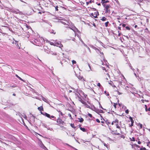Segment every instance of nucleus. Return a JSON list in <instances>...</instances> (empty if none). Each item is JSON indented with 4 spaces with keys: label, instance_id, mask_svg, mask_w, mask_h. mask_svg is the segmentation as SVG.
<instances>
[{
    "label": "nucleus",
    "instance_id": "obj_46",
    "mask_svg": "<svg viewBox=\"0 0 150 150\" xmlns=\"http://www.w3.org/2000/svg\"><path fill=\"white\" fill-rule=\"evenodd\" d=\"M11 87L13 88L15 87H16V84L13 85L12 86H11Z\"/></svg>",
    "mask_w": 150,
    "mask_h": 150
},
{
    "label": "nucleus",
    "instance_id": "obj_56",
    "mask_svg": "<svg viewBox=\"0 0 150 150\" xmlns=\"http://www.w3.org/2000/svg\"><path fill=\"white\" fill-rule=\"evenodd\" d=\"M58 7L57 6L56 7H55V9H58Z\"/></svg>",
    "mask_w": 150,
    "mask_h": 150
},
{
    "label": "nucleus",
    "instance_id": "obj_52",
    "mask_svg": "<svg viewBox=\"0 0 150 150\" xmlns=\"http://www.w3.org/2000/svg\"><path fill=\"white\" fill-rule=\"evenodd\" d=\"M141 101H142V102L143 103H144V102L145 101V100H144L143 99H142L141 100Z\"/></svg>",
    "mask_w": 150,
    "mask_h": 150
},
{
    "label": "nucleus",
    "instance_id": "obj_57",
    "mask_svg": "<svg viewBox=\"0 0 150 150\" xmlns=\"http://www.w3.org/2000/svg\"><path fill=\"white\" fill-rule=\"evenodd\" d=\"M145 101L146 102H149V101L148 100H145Z\"/></svg>",
    "mask_w": 150,
    "mask_h": 150
},
{
    "label": "nucleus",
    "instance_id": "obj_1",
    "mask_svg": "<svg viewBox=\"0 0 150 150\" xmlns=\"http://www.w3.org/2000/svg\"><path fill=\"white\" fill-rule=\"evenodd\" d=\"M111 131L113 133V134L118 135H120L122 132L121 130V128L116 129L114 126L112 128V129H111Z\"/></svg>",
    "mask_w": 150,
    "mask_h": 150
},
{
    "label": "nucleus",
    "instance_id": "obj_17",
    "mask_svg": "<svg viewBox=\"0 0 150 150\" xmlns=\"http://www.w3.org/2000/svg\"><path fill=\"white\" fill-rule=\"evenodd\" d=\"M138 126L139 127V129H141L142 127V125L141 123H139L138 125Z\"/></svg>",
    "mask_w": 150,
    "mask_h": 150
},
{
    "label": "nucleus",
    "instance_id": "obj_20",
    "mask_svg": "<svg viewBox=\"0 0 150 150\" xmlns=\"http://www.w3.org/2000/svg\"><path fill=\"white\" fill-rule=\"evenodd\" d=\"M129 119L130 120V121L132 123H134V120H133L132 118L131 117H129Z\"/></svg>",
    "mask_w": 150,
    "mask_h": 150
},
{
    "label": "nucleus",
    "instance_id": "obj_5",
    "mask_svg": "<svg viewBox=\"0 0 150 150\" xmlns=\"http://www.w3.org/2000/svg\"><path fill=\"white\" fill-rule=\"evenodd\" d=\"M57 122L58 125H63L64 123V122L59 117L57 119Z\"/></svg>",
    "mask_w": 150,
    "mask_h": 150
},
{
    "label": "nucleus",
    "instance_id": "obj_13",
    "mask_svg": "<svg viewBox=\"0 0 150 150\" xmlns=\"http://www.w3.org/2000/svg\"><path fill=\"white\" fill-rule=\"evenodd\" d=\"M112 122H113V125H114V123L118 124L119 123V120L117 119H116L114 121H113Z\"/></svg>",
    "mask_w": 150,
    "mask_h": 150
},
{
    "label": "nucleus",
    "instance_id": "obj_60",
    "mask_svg": "<svg viewBox=\"0 0 150 150\" xmlns=\"http://www.w3.org/2000/svg\"><path fill=\"white\" fill-rule=\"evenodd\" d=\"M68 115L71 118V116L70 114H69Z\"/></svg>",
    "mask_w": 150,
    "mask_h": 150
},
{
    "label": "nucleus",
    "instance_id": "obj_10",
    "mask_svg": "<svg viewBox=\"0 0 150 150\" xmlns=\"http://www.w3.org/2000/svg\"><path fill=\"white\" fill-rule=\"evenodd\" d=\"M11 12L16 14H18L20 12L19 10H11Z\"/></svg>",
    "mask_w": 150,
    "mask_h": 150
},
{
    "label": "nucleus",
    "instance_id": "obj_29",
    "mask_svg": "<svg viewBox=\"0 0 150 150\" xmlns=\"http://www.w3.org/2000/svg\"><path fill=\"white\" fill-rule=\"evenodd\" d=\"M106 0H101V3H102V4L103 5L105 4V2Z\"/></svg>",
    "mask_w": 150,
    "mask_h": 150
},
{
    "label": "nucleus",
    "instance_id": "obj_49",
    "mask_svg": "<svg viewBox=\"0 0 150 150\" xmlns=\"http://www.w3.org/2000/svg\"><path fill=\"white\" fill-rule=\"evenodd\" d=\"M115 0L116 1V2L117 4H120L119 2V1L118 0Z\"/></svg>",
    "mask_w": 150,
    "mask_h": 150
},
{
    "label": "nucleus",
    "instance_id": "obj_45",
    "mask_svg": "<svg viewBox=\"0 0 150 150\" xmlns=\"http://www.w3.org/2000/svg\"><path fill=\"white\" fill-rule=\"evenodd\" d=\"M50 33H52L54 34H55V33H56L55 32H54V31H53L52 32H51Z\"/></svg>",
    "mask_w": 150,
    "mask_h": 150
},
{
    "label": "nucleus",
    "instance_id": "obj_19",
    "mask_svg": "<svg viewBox=\"0 0 150 150\" xmlns=\"http://www.w3.org/2000/svg\"><path fill=\"white\" fill-rule=\"evenodd\" d=\"M79 121L80 122H82L84 121L82 117L79 118Z\"/></svg>",
    "mask_w": 150,
    "mask_h": 150
},
{
    "label": "nucleus",
    "instance_id": "obj_9",
    "mask_svg": "<svg viewBox=\"0 0 150 150\" xmlns=\"http://www.w3.org/2000/svg\"><path fill=\"white\" fill-rule=\"evenodd\" d=\"M79 100L85 106L86 104H87L86 102L84 100H83L81 98H79Z\"/></svg>",
    "mask_w": 150,
    "mask_h": 150
},
{
    "label": "nucleus",
    "instance_id": "obj_8",
    "mask_svg": "<svg viewBox=\"0 0 150 150\" xmlns=\"http://www.w3.org/2000/svg\"><path fill=\"white\" fill-rule=\"evenodd\" d=\"M103 5L106 9H108L110 7V4H105Z\"/></svg>",
    "mask_w": 150,
    "mask_h": 150
},
{
    "label": "nucleus",
    "instance_id": "obj_58",
    "mask_svg": "<svg viewBox=\"0 0 150 150\" xmlns=\"http://www.w3.org/2000/svg\"><path fill=\"white\" fill-rule=\"evenodd\" d=\"M141 142L139 141H138V143L139 144H141Z\"/></svg>",
    "mask_w": 150,
    "mask_h": 150
},
{
    "label": "nucleus",
    "instance_id": "obj_64",
    "mask_svg": "<svg viewBox=\"0 0 150 150\" xmlns=\"http://www.w3.org/2000/svg\"><path fill=\"white\" fill-rule=\"evenodd\" d=\"M147 109H147V108H145V110H146V111H148Z\"/></svg>",
    "mask_w": 150,
    "mask_h": 150
},
{
    "label": "nucleus",
    "instance_id": "obj_3",
    "mask_svg": "<svg viewBox=\"0 0 150 150\" xmlns=\"http://www.w3.org/2000/svg\"><path fill=\"white\" fill-rule=\"evenodd\" d=\"M95 11L91 14L90 16L92 17H93L95 18H97L98 16L99 15L98 12L97 10H94Z\"/></svg>",
    "mask_w": 150,
    "mask_h": 150
},
{
    "label": "nucleus",
    "instance_id": "obj_26",
    "mask_svg": "<svg viewBox=\"0 0 150 150\" xmlns=\"http://www.w3.org/2000/svg\"><path fill=\"white\" fill-rule=\"evenodd\" d=\"M80 80L82 81H83V82L84 81H86V79H84L83 78V77H82L80 79Z\"/></svg>",
    "mask_w": 150,
    "mask_h": 150
},
{
    "label": "nucleus",
    "instance_id": "obj_59",
    "mask_svg": "<svg viewBox=\"0 0 150 150\" xmlns=\"http://www.w3.org/2000/svg\"><path fill=\"white\" fill-rule=\"evenodd\" d=\"M100 54H102V55H103V56H104L103 54V52H100Z\"/></svg>",
    "mask_w": 150,
    "mask_h": 150
},
{
    "label": "nucleus",
    "instance_id": "obj_47",
    "mask_svg": "<svg viewBox=\"0 0 150 150\" xmlns=\"http://www.w3.org/2000/svg\"><path fill=\"white\" fill-rule=\"evenodd\" d=\"M59 112H60V114L62 116H63V114L62 112H61L60 111H59Z\"/></svg>",
    "mask_w": 150,
    "mask_h": 150
},
{
    "label": "nucleus",
    "instance_id": "obj_21",
    "mask_svg": "<svg viewBox=\"0 0 150 150\" xmlns=\"http://www.w3.org/2000/svg\"><path fill=\"white\" fill-rule=\"evenodd\" d=\"M117 129L121 128L119 126L118 124H116L115 125Z\"/></svg>",
    "mask_w": 150,
    "mask_h": 150
},
{
    "label": "nucleus",
    "instance_id": "obj_18",
    "mask_svg": "<svg viewBox=\"0 0 150 150\" xmlns=\"http://www.w3.org/2000/svg\"><path fill=\"white\" fill-rule=\"evenodd\" d=\"M100 20L102 21H105L107 20V19L105 17H102V18L100 19Z\"/></svg>",
    "mask_w": 150,
    "mask_h": 150
},
{
    "label": "nucleus",
    "instance_id": "obj_55",
    "mask_svg": "<svg viewBox=\"0 0 150 150\" xmlns=\"http://www.w3.org/2000/svg\"><path fill=\"white\" fill-rule=\"evenodd\" d=\"M106 13H108V11H110V10H106Z\"/></svg>",
    "mask_w": 150,
    "mask_h": 150
},
{
    "label": "nucleus",
    "instance_id": "obj_35",
    "mask_svg": "<svg viewBox=\"0 0 150 150\" xmlns=\"http://www.w3.org/2000/svg\"><path fill=\"white\" fill-rule=\"evenodd\" d=\"M49 43L51 45H54V43L52 42H51L50 41L49 42Z\"/></svg>",
    "mask_w": 150,
    "mask_h": 150
},
{
    "label": "nucleus",
    "instance_id": "obj_42",
    "mask_svg": "<svg viewBox=\"0 0 150 150\" xmlns=\"http://www.w3.org/2000/svg\"><path fill=\"white\" fill-rule=\"evenodd\" d=\"M125 112L127 114H128L129 112V110H128L127 109V110H126L125 111Z\"/></svg>",
    "mask_w": 150,
    "mask_h": 150
},
{
    "label": "nucleus",
    "instance_id": "obj_51",
    "mask_svg": "<svg viewBox=\"0 0 150 150\" xmlns=\"http://www.w3.org/2000/svg\"><path fill=\"white\" fill-rule=\"evenodd\" d=\"M103 71H106V69H105V67H103Z\"/></svg>",
    "mask_w": 150,
    "mask_h": 150
},
{
    "label": "nucleus",
    "instance_id": "obj_34",
    "mask_svg": "<svg viewBox=\"0 0 150 150\" xmlns=\"http://www.w3.org/2000/svg\"><path fill=\"white\" fill-rule=\"evenodd\" d=\"M42 99L43 101L45 102L47 101V99L46 98H43Z\"/></svg>",
    "mask_w": 150,
    "mask_h": 150
},
{
    "label": "nucleus",
    "instance_id": "obj_11",
    "mask_svg": "<svg viewBox=\"0 0 150 150\" xmlns=\"http://www.w3.org/2000/svg\"><path fill=\"white\" fill-rule=\"evenodd\" d=\"M87 103H88V104H86L85 105V106L86 108H88L89 109H91V108L90 106L89 105H90L91 103L90 102H89L88 101H87Z\"/></svg>",
    "mask_w": 150,
    "mask_h": 150
},
{
    "label": "nucleus",
    "instance_id": "obj_37",
    "mask_svg": "<svg viewBox=\"0 0 150 150\" xmlns=\"http://www.w3.org/2000/svg\"><path fill=\"white\" fill-rule=\"evenodd\" d=\"M97 85L98 86H99V88H100V87L101 86V84L100 83H98L97 84Z\"/></svg>",
    "mask_w": 150,
    "mask_h": 150
},
{
    "label": "nucleus",
    "instance_id": "obj_28",
    "mask_svg": "<svg viewBox=\"0 0 150 150\" xmlns=\"http://www.w3.org/2000/svg\"><path fill=\"white\" fill-rule=\"evenodd\" d=\"M109 23V22L108 21H107L106 23H105V26L106 27H107L108 26V25Z\"/></svg>",
    "mask_w": 150,
    "mask_h": 150
},
{
    "label": "nucleus",
    "instance_id": "obj_50",
    "mask_svg": "<svg viewBox=\"0 0 150 150\" xmlns=\"http://www.w3.org/2000/svg\"><path fill=\"white\" fill-rule=\"evenodd\" d=\"M126 25L125 24H122V26L123 27H125V26Z\"/></svg>",
    "mask_w": 150,
    "mask_h": 150
},
{
    "label": "nucleus",
    "instance_id": "obj_31",
    "mask_svg": "<svg viewBox=\"0 0 150 150\" xmlns=\"http://www.w3.org/2000/svg\"><path fill=\"white\" fill-rule=\"evenodd\" d=\"M116 91L117 92V94L119 95H121V94H122V92H119V91Z\"/></svg>",
    "mask_w": 150,
    "mask_h": 150
},
{
    "label": "nucleus",
    "instance_id": "obj_39",
    "mask_svg": "<svg viewBox=\"0 0 150 150\" xmlns=\"http://www.w3.org/2000/svg\"><path fill=\"white\" fill-rule=\"evenodd\" d=\"M126 29L128 30H130V28L128 26H127L126 27Z\"/></svg>",
    "mask_w": 150,
    "mask_h": 150
},
{
    "label": "nucleus",
    "instance_id": "obj_12",
    "mask_svg": "<svg viewBox=\"0 0 150 150\" xmlns=\"http://www.w3.org/2000/svg\"><path fill=\"white\" fill-rule=\"evenodd\" d=\"M79 128L82 131L85 132H86V130L85 128L82 127H81V126H79Z\"/></svg>",
    "mask_w": 150,
    "mask_h": 150
},
{
    "label": "nucleus",
    "instance_id": "obj_22",
    "mask_svg": "<svg viewBox=\"0 0 150 150\" xmlns=\"http://www.w3.org/2000/svg\"><path fill=\"white\" fill-rule=\"evenodd\" d=\"M16 77H17L19 80L24 82L23 80L22 79L21 77L19 76L17 74L16 75Z\"/></svg>",
    "mask_w": 150,
    "mask_h": 150
},
{
    "label": "nucleus",
    "instance_id": "obj_2",
    "mask_svg": "<svg viewBox=\"0 0 150 150\" xmlns=\"http://www.w3.org/2000/svg\"><path fill=\"white\" fill-rule=\"evenodd\" d=\"M102 75L104 79L107 80H108L110 78L109 71H103L102 72Z\"/></svg>",
    "mask_w": 150,
    "mask_h": 150
},
{
    "label": "nucleus",
    "instance_id": "obj_32",
    "mask_svg": "<svg viewBox=\"0 0 150 150\" xmlns=\"http://www.w3.org/2000/svg\"><path fill=\"white\" fill-rule=\"evenodd\" d=\"M51 117L53 118V120H55L56 119V117L52 115L51 116H50V118Z\"/></svg>",
    "mask_w": 150,
    "mask_h": 150
},
{
    "label": "nucleus",
    "instance_id": "obj_61",
    "mask_svg": "<svg viewBox=\"0 0 150 150\" xmlns=\"http://www.w3.org/2000/svg\"><path fill=\"white\" fill-rule=\"evenodd\" d=\"M144 106H145V108H147V106L146 105H145Z\"/></svg>",
    "mask_w": 150,
    "mask_h": 150
},
{
    "label": "nucleus",
    "instance_id": "obj_44",
    "mask_svg": "<svg viewBox=\"0 0 150 150\" xmlns=\"http://www.w3.org/2000/svg\"><path fill=\"white\" fill-rule=\"evenodd\" d=\"M147 145L150 147V142H148L147 143Z\"/></svg>",
    "mask_w": 150,
    "mask_h": 150
},
{
    "label": "nucleus",
    "instance_id": "obj_33",
    "mask_svg": "<svg viewBox=\"0 0 150 150\" xmlns=\"http://www.w3.org/2000/svg\"><path fill=\"white\" fill-rule=\"evenodd\" d=\"M72 62L73 64H76V62L75 60H73L72 61Z\"/></svg>",
    "mask_w": 150,
    "mask_h": 150
},
{
    "label": "nucleus",
    "instance_id": "obj_30",
    "mask_svg": "<svg viewBox=\"0 0 150 150\" xmlns=\"http://www.w3.org/2000/svg\"><path fill=\"white\" fill-rule=\"evenodd\" d=\"M134 145L135 146L137 147H138V148H140V146L137 145V144H134Z\"/></svg>",
    "mask_w": 150,
    "mask_h": 150
},
{
    "label": "nucleus",
    "instance_id": "obj_40",
    "mask_svg": "<svg viewBox=\"0 0 150 150\" xmlns=\"http://www.w3.org/2000/svg\"><path fill=\"white\" fill-rule=\"evenodd\" d=\"M96 121L98 122V123H100V120L98 119H97L96 120Z\"/></svg>",
    "mask_w": 150,
    "mask_h": 150
},
{
    "label": "nucleus",
    "instance_id": "obj_62",
    "mask_svg": "<svg viewBox=\"0 0 150 150\" xmlns=\"http://www.w3.org/2000/svg\"><path fill=\"white\" fill-rule=\"evenodd\" d=\"M118 29L119 30H121V27H118Z\"/></svg>",
    "mask_w": 150,
    "mask_h": 150
},
{
    "label": "nucleus",
    "instance_id": "obj_6",
    "mask_svg": "<svg viewBox=\"0 0 150 150\" xmlns=\"http://www.w3.org/2000/svg\"><path fill=\"white\" fill-rule=\"evenodd\" d=\"M41 114L43 115L44 116H45L49 118H50V114L47 113H44L42 112H41Z\"/></svg>",
    "mask_w": 150,
    "mask_h": 150
},
{
    "label": "nucleus",
    "instance_id": "obj_23",
    "mask_svg": "<svg viewBox=\"0 0 150 150\" xmlns=\"http://www.w3.org/2000/svg\"><path fill=\"white\" fill-rule=\"evenodd\" d=\"M113 106L114 107L115 109V110H116V108H117V103H113Z\"/></svg>",
    "mask_w": 150,
    "mask_h": 150
},
{
    "label": "nucleus",
    "instance_id": "obj_43",
    "mask_svg": "<svg viewBox=\"0 0 150 150\" xmlns=\"http://www.w3.org/2000/svg\"><path fill=\"white\" fill-rule=\"evenodd\" d=\"M133 124H134V123H131V124L130 125H129V127H131L132 126H133Z\"/></svg>",
    "mask_w": 150,
    "mask_h": 150
},
{
    "label": "nucleus",
    "instance_id": "obj_63",
    "mask_svg": "<svg viewBox=\"0 0 150 150\" xmlns=\"http://www.w3.org/2000/svg\"><path fill=\"white\" fill-rule=\"evenodd\" d=\"M145 30H147L148 31V30L147 28H146L145 29Z\"/></svg>",
    "mask_w": 150,
    "mask_h": 150
},
{
    "label": "nucleus",
    "instance_id": "obj_41",
    "mask_svg": "<svg viewBox=\"0 0 150 150\" xmlns=\"http://www.w3.org/2000/svg\"><path fill=\"white\" fill-rule=\"evenodd\" d=\"M89 3H91V0H90V1L89 2H86V4L87 5H88L89 4Z\"/></svg>",
    "mask_w": 150,
    "mask_h": 150
},
{
    "label": "nucleus",
    "instance_id": "obj_36",
    "mask_svg": "<svg viewBox=\"0 0 150 150\" xmlns=\"http://www.w3.org/2000/svg\"><path fill=\"white\" fill-rule=\"evenodd\" d=\"M44 11H39L38 13L42 14V13H45Z\"/></svg>",
    "mask_w": 150,
    "mask_h": 150
},
{
    "label": "nucleus",
    "instance_id": "obj_16",
    "mask_svg": "<svg viewBox=\"0 0 150 150\" xmlns=\"http://www.w3.org/2000/svg\"><path fill=\"white\" fill-rule=\"evenodd\" d=\"M109 84L112 86L116 87V86L114 85L113 82L111 81L109 82Z\"/></svg>",
    "mask_w": 150,
    "mask_h": 150
},
{
    "label": "nucleus",
    "instance_id": "obj_38",
    "mask_svg": "<svg viewBox=\"0 0 150 150\" xmlns=\"http://www.w3.org/2000/svg\"><path fill=\"white\" fill-rule=\"evenodd\" d=\"M88 116L91 117H92V115L91 114L89 113H88Z\"/></svg>",
    "mask_w": 150,
    "mask_h": 150
},
{
    "label": "nucleus",
    "instance_id": "obj_24",
    "mask_svg": "<svg viewBox=\"0 0 150 150\" xmlns=\"http://www.w3.org/2000/svg\"><path fill=\"white\" fill-rule=\"evenodd\" d=\"M130 140L131 141H135V138L134 137H132V138H130Z\"/></svg>",
    "mask_w": 150,
    "mask_h": 150
},
{
    "label": "nucleus",
    "instance_id": "obj_7",
    "mask_svg": "<svg viewBox=\"0 0 150 150\" xmlns=\"http://www.w3.org/2000/svg\"><path fill=\"white\" fill-rule=\"evenodd\" d=\"M38 109L40 112L41 113V112H42V111H44V108L42 105L38 107Z\"/></svg>",
    "mask_w": 150,
    "mask_h": 150
},
{
    "label": "nucleus",
    "instance_id": "obj_25",
    "mask_svg": "<svg viewBox=\"0 0 150 150\" xmlns=\"http://www.w3.org/2000/svg\"><path fill=\"white\" fill-rule=\"evenodd\" d=\"M140 150H148L146 149L145 147H143V146H142L141 148H140Z\"/></svg>",
    "mask_w": 150,
    "mask_h": 150
},
{
    "label": "nucleus",
    "instance_id": "obj_15",
    "mask_svg": "<svg viewBox=\"0 0 150 150\" xmlns=\"http://www.w3.org/2000/svg\"><path fill=\"white\" fill-rule=\"evenodd\" d=\"M56 45H57V46L61 48L63 47V45L62 44L59 43H57L55 44Z\"/></svg>",
    "mask_w": 150,
    "mask_h": 150
},
{
    "label": "nucleus",
    "instance_id": "obj_54",
    "mask_svg": "<svg viewBox=\"0 0 150 150\" xmlns=\"http://www.w3.org/2000/svg\"><path fill=\"white\" fill-rule=\"evenodd\" d=\"M148 111H150V107L149 108L147 109Z\"/></svg>",
    "mask_w": 150,
    "mask_h": 150
},
{
    "label": "nucleus",
    "instance_id": "obj_53",
    "mask_svg": "<svg viewBox=\"0 0 150 150\" xmlns=\"http://www.w3.org/2000/svg\"><path fill=\"white\" fill-rule=\"evenodd\" d=\"M121 137L124 138L125 137H124V135H121Z\"/></svg>",
    "mask_w": 150,
    "mask_h": 150
},
{
    "label": "nucleus",
    "instance_id": "obj_4",
    "mask_svg": "<svg viewBox=\"0 0 150 150\" xmlns=\"http://www.w3.org/2000/svg\"><path fill=\"white\" fill-rule=\"evenodd\" d=\"M106 123L108 125L110 130H111V129H112V128L114 126V125H113V122H109L107 121L106 122Z\"/></svg>",
    "mask_w": 150,
    "mask_h": 150
},
{
    "label": "nucleus",
    "instance_id": "obj_48",
    "mask_svg": "<svg viewBox=\"0 0 150 150\" xmlns=\"http://www.w3.org/2000/svg\"><path fill=\"white\" fill-rule=\"evenodd\" d=\"M109 2V1L108 0H106L105 1V4H106V3H108Z\"/></svg>",
    "mask_w": 150,
    "mask_h": 150
},
{
    "label": "nucleus",
    "instance_id": "obj_14",
    "mask_svg": "<svg viewBox=\"0 0 150 150\" xmlns=\"http://www.w3.org/2000/svg\"><path fill=\"white\" fill-rule=\"evenodd\" d=\"M40 146L43 149L45 150L46 149V148L45 146L41 143V144H40Z\"/></svg>",
    "mask_w": 150,
    "mask_h": 150
},
{
    "label": "nucleus",
    "instance_id": "obj_27",
    "mask_svg": "<svg viewBox=\"0 0 150 150\" xmlns=\"http://www.w3.org/2000/svg\"><path fill=\"white\" fill-rule=\"evenodd\" d=\"M71 127L74 128V129H75L76 128V127L74 126V125L73 123H71Z\"/></svg>",
    "mask_w": 150,
    "mask_h": 150
}]
</instances>
